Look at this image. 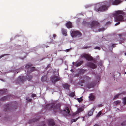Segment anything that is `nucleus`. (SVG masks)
I'll list each match as a JSON object with an SVG mask.
<instances>
[{"mask_svg":"<svg viewBox=\"0 0 126 126\" xmlns=\"http://www.w3.org/2000/svg\"><path fill=\"white\" fill-rule=\"evenodd\" d=\"M110 6L108 1L100 3L95 6L94 10L98 12H103L107 10Z\"/></svg>","mask_w":126,"mask_h":126,"instance_id":"1","label":"nucleus"},{"mask_svg":"<svg viewBox=\"0 0 126 126\" xmlns=\"http://www.w3.org/2000/svg\"><path fill=\"white\" fill-rule=\"evenodd\" d=\"M112 14L114 17L115 21L117 22L115 24V26L118 25L119 24L120 22L123 21L125 19L123 17L124 13L122 11H115Z\"/></svg>","mask_w":126,"mask_h":126,"instance_id":"2","label":"nucleus"},{"mask_svg":"<svg viewBox=\"0 0 126 126\" xmlns=\"http://www.w3.org/2000/svg\"><path fill=\"white\" fill-rule=\"evenodd\" d=\"M47 109H52L53 111L55 112L59 111H60V106L58 105L53 107V106L52 104H49L47 105L46 107Z\"/></svg>","mask_w":126,"mask_h":126,"instance_id":"3","label":"nucleus"},{"mask_svg":"<svg viewBox=\"0 0 126 126\" xmlns=\"http://www.w3.org/2000/svg\"><path fill=\"white\" fill-rule=\"evenodd\" d=\"M54 73L55 75L51 77V79L52 82L54 83L56 81H59L60 79V78L58 76L59 75L58 71H54Z\"/></svg>","mask_w":126,"mask_h":126,"instance_id":"4","label":"nucleus"},{"mask_svg":"<svg viewBox=\"0 0 126 126\" xmlns=\"http://www.w3.org/2000/svg\"><path fill=\"white\" fill-rule=\"evenodd\" d=\"M71 35L72 37H79L80 36L81 34L79 31L72 30L70 32Z\"/></svg>","mask_w":126,"mask_h":126,"instance_id":"5","label":"nucleus"},{"mask_svg":"<svg viewBox=\"0 0 126 126\" xmlns=\"http://www.w3.org/2000/svg\"><path fill=\"white\" fill-rule=\"evenodd\" d=\"M108 1L110 6L111 5H117L120 3L119 0H109Z\"/></svg>","mask_w":126,"mask_h":126,"instance_id":"6","label":"nucleus"},{"mask_svg":"<svg viewBox=\"0 0 126 126\" xmlns=\"http://www.w3.org/2000/svg\"><path fill=\"white\" fill-rule=\"evenodd\" d=\"M81 58L84 57L88 61L92 60L93 59L92 57L89 55L86 54H83L81 55Z\"/></svg>","mask_w":126,"mask_h":126,"instance_id":"7","label":"nucleus"},{"mask_svg":"<svg viewBox=\"0 0 126 126\" xmlns=\"http://www.w3.org/2000/svg\"><path fill=\"white\" fill-rule=\"evenodd\" d=\"M99 23L97 21H93L91 22L90 26L91 28H94L98 26Z\"/></svg>","mask_w":126,"mask_h":126,"instance_id":"8","label":"nucleus"},{"mask_svg":"<svg viewBox=\"0 0 126 126\" xmlns=\"http://www.w3.org/2000/svg\"><path fill=\"white\" fill-rule=\"evenodd\" d=\"M63 113L65 116H69L70 115V111L68 107L66 108L63 111Z\"/></svg>","mask_w":126,"mask_h":126,"instance_id":"9","label":"nucleus"},{"mask_svg":"<svg viewBox=\"0 0 126 126\" xmlns=\"http://www.w3.org/2000/svg\"><path fill=\"white\" fill-rule=\"evenodd\" d=\"M95 84L93 82L88 83H86V87L88 89L93 88L95 85Z\"/></svg>","mask_w":126,"mask_h":126,"instance_id":"10","label":"nucleus"},{"mask_svg":"<svg viewBox=\"0 0 126 126\" xmlns=\"http://www.w3.org/2000/svg\"><path fill=\"white\" fill-rule=\"evenodd\" d=\"M87 64L88 66L91 68L93 69L96 68L97 67L96 65L92 63H88Z\"/></svg>","mask_w":126,"mask_h":126,"instance_id":"11","label":"nucleus"},{"mask_svg":"<svg viewBox=\"0 0 126 126\" xmlns=\"http://www.w3.org/2000/svg\"><path fill=\"white\" fill-rule=\"evenodd\" d=\"M48 125L49 126H52L55 125V123L53 119H49L48 120Z\"/></svg>","mask_w":126,"mask_h":126,"instance_id":"12","label":"nucleus"},{"mask_svg":"<svg viewBox=\"0 0 126 126\" xmlns=\"http://www.w3.org/2000/svg\"><path fill=\"white\" fill-rule=\"evenodd\" d=\"M83 110V109L82 108H80L78 109L77 111L75 113H74L73 114V116H75L78 113H79L81 111Z\"/></svg>","mask_w":126,"mask_h":126,"instance_id":"13","label":"nucleus"},{"mask_svg":"<svg viewBox=\"0 0 126 126\" xmlns=\"http://www.w3.org/2000/svg\"><path fill=\"white\" fill-rule=\"evenodd\" d=\"M66 25L68 28H70L72 27V23L70 22H68L66 24Z\"/></svg>","mask_w":126,"mask_h":126,"instance_id":"14","label":"nucleus"},{"mask_svg":"<svg viewBox=\"0 0 126 126\" xmlns=\"http://www.w3.org/2000/svg\"><path fill=\"white\" fill-rule=\"evenodd\" d=\"M89 99L91 101L93 100L94 98V96L93 94H90V96H89Z\"/></svg>","mask_w":126,"mask_h":126,"instance_id":"15","label":"nucleus"},{"mask_svg":"<svg viewBox=\"0 0 126 126\" xmlns=\"http://www.w3.org/2000/svg\"><path fill=\"white\" fill-rule=\"evenodd\" d=\"M62 33L63 35L65 36L66 35V33L67 32V30L63 29H62Z\"/></svg>","mask_w":126,"mask_h":126,"instance_id":"16","label":"nucleus"},{"mask_svg":"<svg viewBox=\"0 0 126 126\" xmlns=\"http://www.w3.org/2000/svg\"><path fill=\"white\" fill-rule=\"evenodd\" d=\"M82 61H80L79 62H76L75 64V65L76 67H78L80 66L83 63Z\"/></svg>","mask_w":126,"mask_h":126,"instance_id":"17","label":"nucleus"},{"mask_svg":"<svg viewBox=\"0 0 126 126\" xmlns=\"http://www.w3.org/2000/svg\"><path fill=\"white\" fill-rule=\"evenodd\" d=\"M63 87L66 89H68L69 87V85L66 83L63 84Z\"/></svg>","mask_w":126,"mask_h":126,"instance_id":"18","label":"nucleus"},{"mask_svg":"<svg viewBox=\"0 0 126 126\" xmlns=\"http://www.w3.org/2000/svg\"><path fill=\"white\" fill-rule=\"evenodd\" d=\"M94 110H92L88 112V115L89 116H90L92 115Z\"/></svg>","mask_w":126,"mask_h":126,"instance_id":"19","label":"nucleus"},{"mask_svg":"<svg viewBox=\"0 0 126 126\" xmlns=\"http://www.w3.org/2000/svg\"><path fill=\"white\" fill-rule=\"evenodd\" d=\"M47 77L46 76H43L41 78V80L42 81H45Z\"/></svg>","mask_w":126,"mask_h":126,"instance_id":"20","label":"nucleus"},{"mask_svg":"<svg viewBox=\"0 0 126 126\" xmlns=\"http://www.w3.org/2000/svg\"><path fill=\"white\" fill-rule=\"evenodd\" d=\"M121 102L119 100H117L115 101L114 102V103L115 105H117L119 104Z\"/></svg>","mask_w":126,"mask_h":126,"instance_id":"21","label":"nucleus"},{"mask_svg":"<svg viewBox=\"0 0 126 126\" xmlns=\"http://www.w3.org/2000/svg\"><path fill=\"white\" fill-rule=\"evenodd\" d=\"M32 66V64L30 63H28L26 64L25 66V67L26 68H29Z\"/></svg>","mask_w":126,"mask_h":126,"instance_id":"22","label":"nucleus"},{"mask_svg":"<svg viewBox=\"0 0 126 126\" xmlns=\"http://www.w3.org/2000/svg\"><path fill=\"white\" fill-rule=\"evenodd\" d=\"M121 124L122 126H126V120L123 121Z\"/></svg>","mask_w":126,"mask_h":126,"instance_id":"23","label":"nucleus"},{"mask_svg":"<svg viewBox=\"0 0 126 126\" xmlns=\"http://www.w3.org/2000/svg\"><path fill=\"white\" fill-rule=\"evenodd\" d=\"M8 97V96H5L4 97H3L1 99V100H7V97Z\"/></svg>","mask_w":126,"mask_h":126,"instance_id":"24","label":"nucleus"},{"mask_svg":"<svg viewBox=\"0 0 126 126\" xmlns=\"http://www.w3.org/2000/svg\"><path fill=\"white\" fill-rule=\"evenodd\" d=\"M123 103L124 105L126 103V97L123 99Z\"/></svg>","mask_w":126,"mask_h":126,"instance_id":"25","label":"nucleus"},{"mask_svg":"<svg viewBox=\"0 0 126 126\" xmlns=\"http://www.w3.org/2000/svg\"><path fill=\"white\" fill-rule=\"evenodd\" d=\"M105 30V28H102L99 29H98V32H101L104 31Z\"/></svg>","mask_w":126,"mask_h":126,"instance_id":"26","label":"nucleus"},{"mask_svg":"<svg viewBox=\"0 0 126 126\" xmlns=\"http://www.w3.org/2000/svg\"><path fill=\"white\" fill-rule=\"evenodd\" d=\"M77 100L79 102V103L81 102L82 100L81 98V97H80L79 98H77Z\"/></svg>","mask_w":126,"mask_h":126,"instance_id":"27","label":"nucleus"},{"mask_svg":"<svg viewBox=\"0 0 126 126\" xmlns=\"http://www.w3.org/2000/svg\"><path fill=\"white\" fill-rule=\"evenodd\" d=\"M92 5V4L87 5L85 6L86 8H87L91 7Z\"/></svg>","mask_w":126,"mask_h":126,"instance_id":"28","label":"nucleus"},{"mask_svg":"<svg viewBox=\"0 0 126 126\" xmlns=\"http://www.w3.org/2000/svg\"><path fill=\"white\" fill-rule=\"evenodd\" d=\"M120 94H118L116 95H115V96H114L113 99H116L117 98H118V96Z\"/></svg>","mask_w":126,"mask_h":126,"instance_id":"29","label":"nucleus"},{"mask_svg":"<svg viewBox=\"0 0 126 126\" xmlns=\"http://www.w3.org/2000/svg\"><path fill=\"white\" fill-rule=\"evenodd\" d=\"M79 118H77L74 119H72L71 120V122H75L77 121V120L79 119Z\"/></svg>","mask_w":126,"mask_h":126,"instance_id":"30","label":"nucleus"},{"mask_svg":"<svg viewBox=\"0 0 126 126\" xmlns=\"http://www.w3.org/2000/svg\"><path fill=\"white\" fill-rule=\"evenodd\" d=\"M5 92V91H4L2 90H0V94H3Z\"/></svg>","mask_w":126,"mask_h":126,"instance_id":"31","label":"nucleus"},{"mask_svg":"<svg viewBox=\"0 0 126 126\" xmlns=\"http://www.w3.org/2000/svg\"><path fill=\"white\" fill-rule=\"evenodd\" d=\"M70 95L71 96L73 97L74 96V93H71L70 94Z\"/></svg>","mask_w":126,"mask_h":126,"instance_id":"32","label":"nucleus"},{"mask_svg":"<svg viewBox=\"0 0 126 126\" xmlns=\"http://www.w3.org/2000/svg\"><path fill=\"white\" fill-rule=\"evenodd\" d=\"M94 49H98L99 50H100V47H95Z\"/></svg>","mask_w":126,"mask_h":126,"instance_id":"33","label":"nucleus"},{"mask_svg":"<svg viewBox=\"0 0 126 126\" xmlns=\"http://www.w3.org/2000/svg\"><path fill=\"white\" fill-rule=\"evenodd\" d=\"M35 68L34 67H32L31 68V71H33L34 70Z\"/></svg>","mask_w":126,"mask_h":126,"instance_id":"34","label":"nucleus"},{"mask_svg":"<svg viewBox=\"0 0 126 126\" xmlns=\"http://www.w3.org/2000/svg\"><path fill=\"white\" fill-rule=\"evenodd\" d=\"M101 114V111H99V113H98L97 115V116H99Z\"/></svg>","mask_w":126,"mask_h":126,"instance_id":"35","label":"nucleus"},{"mask_svg":"<svg viewBox=\"0 0 126 126\" xmlns=\"http://www.w3.org/2000/svg\"><path fill=\"white\" fill-rule=\"evenodd\" d=\"M36 96V94H33L32 95V97H34Z\"/></svg>","mask_w":126,"mask_h":126,"instance_id":"36","label":"nucleus"},{"mask_svg":"<svg viewBox=\"0 0 126 126\" xmlns=\"http://www.w3.org/2000/svg\"><path fill=\"white\" fill-rule=\"evenodd\" d=\"M70 49H66L65 51L67 52H68L69 51V50H70Z\"/></svg>","mask_w":126,"mask_h":126,"instance_id":"37","label":"nucleus"},{"mask_svg":"<svg viewBox=\"0 0 126 126\" xmlns=\"http://www.w3.org/2000/svg\"><path fill=\"white\" fill-rule=\"evenodd\" d=\"M53 38H54V39L55 38V37H56V35L55 34H53Z\"/></svg>","mask_w":126,"mask_h":126,"instance_id":"38","label":"nucleus"},{"mask_svg":"<svg viewBox=\"0 0 126 126\" xmlns=\"http://www.w3.org/2000/svg\"><path fill=\"white\" fill-rule=\"evenodd\" d=\"M6 54L4 55H2L0 56V59L2 57H3Z\"/></svg>","mask_w":126,"mask_h":126,"instance_id":"39","label":"nucleus"},{"mask_svg":"<svg viewBox=\"0 0 126 126\" xmlns=\"http://www.w3.org/2000/svg\"><path fill=\"white\" fill-rule=\"evenodd\" d=\"M83 23L84 24H88V23L87 22H86L85 21H83Z\"/></svg>","mask_w":126,"mask_h":126,"instance_id":"40","label":"nucleus"},{"mask_svg":"<svg viewBox=\"0 0 126 126\" xmlns=\"http://www.w3.org/2000/svg\"><path fill=\"white\" fill-rule=\"evenodd\" d=\"M112 47H115V45L114 44H113L112 45Z\"/></svg>","mask_w":126,"mask_h":126,"instance_id":"41","label":"nucleus"},{"mask_svg":"<svg viewBox=\"0 0 126 126\" xmlns=\"http://www.w3.org/2000/svg\"><path fill=\"white\" fill-rule=\"evenodd\" d=\"M38 121V119H36V120H34L33 121V122H35V121Z\"/></svg>","mask_w":126,"mask_h":126,"instance_id":"42","label":"nucleus"},{"mask_svg":"<svg viewBox=\"0 0 126 126\" xmlns=\"http://www.w3.org/2000/svg\"><path fill=\"white\" fill-rule=\"evenodd\" d=\"M98 106L99 107H101L102 106V104L99 105H98Z\"/></svg>","mask_w":126,"mask_h":126,"instance_id":"43","label":"nucleus"},{"mask_svg":"<svg viewBox=\"0 0 126 126\" xmlns=\"http://www.w3.org/2000/svg\"><path fill=\"white\" fill-rule=\"evenodd\" d=\"M120 0V3H121L124 0Z\"/></svg>","mask_w":126,"mask_h":126,"instance_id":"44","label":"nucleus"},{"mask_svg":"<svg viewBox=\"0 0 126 126\" xmlns=\"http://www.w3.org/2000/svg\"><path fill=\"white\" fill-rule=\"evenodd\" d=\"M31 99H29L28 100V101H31Z\"/></svg>","mask_w":126,"mask_h":126,"instance_id":"45","label":"nucleus"},{"mask_svg":"<svg viewBox=\"0 0 126 126\" xmlns=\"http://www.w3.org/2000/svg\"><path fill=\"white\" fill-rule=\"evenodd\" d=\"M94 126H99L97 124H95Z\"/></svg>","mask_w":126,"mask_h":126,"instance_id":"46","label":"nucleus"},{"mask_svg":"<svg viewBox=\"0 0 126 126\" xmlns=\"http://www.w3.org/2000/svg\"><path fill=\"white\" fill-rule=\"evenodd\" d=\"M84 82V80H82V81H81V83H83Z\"/></svg>","mask_w":126,"mask_h":126,"instance_id":"47","label":"nucleus"},{"mask_svg":"<svg viewBox=\"0 0 126 126\" xmlns=\"http://www.w3.org/2000/svg\"><path fill=\"white\" fill-rule=\"evenodd\" d=\"M49 66V65H48L47 67V68H48Z\"/></svg>","mask_w":126,"mask_h":126,"instance_id":"48","label":"nucleus"},{"mask_svg":"<svg viewBox=\"0 0 126 126\" xmlns=\"http://www.w3.org/2000/svg\"><path fill=\"white\" fill-rule=\"evenodd\" d=\"M74 62H73L72 63V64H73V65H74Z\"/></svg>","mask_w":126,"mask_h":126,"instance_id":"49","label":"nucleus"},{"mask_svg":"<svg viewBox=\"0 0 126 126\" xmlns=\"http://www.w3.org/2000/svg\"><path fill=\"white\" fill-rule=\"evenodd\" d=\"M8 106H7V107H6V108H7L9 106V105H8Z\"/></svg>","mask_w":126,"mask_h":126,"instance_id":"50","label":"nucleus"},{"mask_svg":"<svg viewBox=\"0 0 126 126\" xmlns=\"http://www.w3.org/2000/svg\"><path fill=\"white\" fill-rule=\"evenodd\" d=\"M88 47H85V48H87Z\"/></svg>","mask_w":126,"mask_h":126,"instance_id":"51","label":"nucleus"},{"mask_svg":"<svg viewBox=\"0 0 126 126\" xmlns=\"http://www.w3.org/2000/svg\"><path fill=\"white\" fill-rule=\"evenodd\" d=\"M124 54L126 56V52Z\"/></svg>","mask_w":126,"mask_h":126,"instance_id":"52","label":"nucleus"},{"mask_svg":"<svg viewBox=\"0 0 126 126\" xmlns=\"http://www.w3.org/2000/svg\"><path fill=\"white\" fill-rule=\"evenodd\" d=\"M28 98H27L26 100H28Z\"/></svg>","mask_w":126,"mask_h":126,"instance_id":"53","label":"nucleus"},{"mask_svg":"<svg viewBox=\"0 0 126 126\" xmlns=\"http://www.w3.org/2000/svg\"><path fill=\"white\" fill-rule=\"evenodd\" d=\"M61 51V50H58V51Z\"/></svg>","mask_w":126,"mask_h":126,"instance_id":"54","label":"nucleus"},{"mask_svg":"<svg viewBox=\"0 0 126 126\" xmlns=\"http://www.w3.org/2000/svg\"><path fill=\"white\" fill-rule=\"evenodd\" d=\"M72 69H71V71H72Z\"/></svg>","mask_w":126,"mask_h":126,"instance_id":"55","label":"nucleus"},{"mask_svg":"<svg viewBox=\"0 0 126 126\" xmlns=\"http://www.w3.org/2000/svg\"><path fill=\"white\" fill-rule=\"evenodd\" d=\"M125 0V1H126V0Z\"/></svg>","mask_w":126,"mask_h":126,"instance_id":"56","label":"nucleus"}]
</instances>
